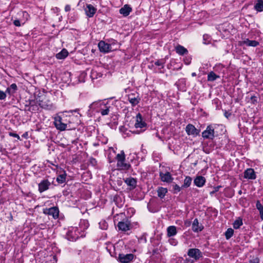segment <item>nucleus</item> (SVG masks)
<instances>
[{
  "label": "nucleus",
  "mask_w": 263,
  "mask_h": 263,
  "mask_svg": "<svg viewBox=\"0 0 263 263\" xmlns=\"http://www.w3.org/2000/svg\"><path fill=\"white\" fill-rule=\"evenodd\" d=\"M160 176L163 182H171L173 179L171 174L169 172H166L165 173H160Z\"/></svg>",
  "instance_id": "nucleus-16"
},
{
  "label": "nucleus",
  "mask_w": 263,
  "mask_h": 263,
  "mask_svg": "<svg viewBox=\"0 0 263 263\" xmlns=\"http://www.w3.org/2000/svg\"><path fill=\"white\" fill-rule=\"evenodd\" d=\"M66 174L65 171H64V173L59 175L57 178V181L59 183H63L66 181Z\"/></svg>",
  "instance_id": "nucleus-30"
},
{
  "label": "nucleus",
  "mask_w": 263,
  "mask_h": 263,
  "mask_svg": "<svg viewBox=\"0 0 263 263\" xmlns=\"http://www.w3.org/2000/svg\"><path fill=\"white\" fill-rule=\"evenodd\" d=\"M91 162L92 164H95V163H96V159H94V158H92V159H91Z\"/></svg>",
  "instance_id": "nucleus-48"
},
{
  "label": "nucleus",
  "mask_w": 263,
  "mask_h": 263,
  "mask_svg": "<svg viewBox=\"0 0 263 263\" xmlns=\"http://www.w3.org/2000/svg\"><path fill=\"white\" fill-rule=\"evenodd\" d=\"M117 166L120 170H128L130 165L125 162V161H118L117 163Z\"/></svg>",
  "instance_id": "nucleus-20"
},
{
  "label": "nucleus",
  "mask_w": 263,
  "mask_h": 263,
  "mask_svg": "<svg viewBox=\"0 0 263 263\" xmlns=\"http://www.w3.org/2000/svg\"><path fill=\"white\" fill-rule=\"evenodd\" d=\"M155 64L158 66H162L163 67V63L160 61H157L155 63Z\"/></svg>",
  "instance_id": "nucleus-43"
},
{
  "label": "nucleus",
  "mask_w": 263,
  "mask_h": 263,
  "mask_svg": "<svg viewBox=\"0 0 263 263\" xmlns=\"http://www.w3.org/2000/svg\"><path fill=\"white\" fill-rule=\"evenodd\" d=\"M2 151V148L0 147V152H1Z\"/></svg>",
  "instance_id": "nucleus-51"
},
{
  "label": "nucleus",
  "mask_w": 263,
  "mask_h": 263,
  "mask_svg": "<svg viewBox=\"0 0 263 263\" xmlns=\"http://www.w3.org/2000/svg\"><path fill=\"white\" fill-rule=\"evenodd\" d=\"M187 255L197 260L202 257L201 251L198 249H190L188 250Z\"/></svg>",
  "instance_id": "nucleus-6"
},
{
  "label": "nucleus",
  "mask_w": 263,
  "mask_h": 263,
  "mask_svg": "<svg viewBox=\"0 0 263 263\" xmlns=\"http://www.w3.org/2000/svg\"><path fill=\"white\" fill-rule=\"evenodd\" d=\"M203 138L213 139L214 137V128L212 125H209L202 133Z\"/></svg>",
  "instance_id": "nucleus-3"
},
{
  "label": "nucleus",
  "mask_w": 263,
  "mask_h": 263,
  "mask_svg": "<svg viewBox=\"0 0 263 263\" xmlns=\"http://www.w3.org/2000/svg\"><path fill=\"white\" fill-rule=\"evenodd\" d=\"M128 100L129 102L132 104L133 106H135L138 104L140 100V99L139 97H133L132 95H130L128 97Z\"/></svg>",
  "instance_id": "nucleus-26"
},
{
  "label": "nucleus",
  "mask_w": 263,
  "mask_h": 263,
  "mask_svg": "<svg viewBox=\"0 0 263 263\" xmlns=\"http://www.w3.org/2000/svg\"><path fill=\"white\" fill-rule=\"evenodd\" d=\"M6 93H8L9 94H11V93H13V92H12V91H11V88H10L9 87H8L7 89H6Z\"/></svg>",
  "instance_id": "nucleus-47"
},
{
  "label": "nucleus",
  "mask_w": 263,
  "mask_h": 263,
  "mask_svg": "<svg viewBox=\"0 0 263 263\" xmlns=\"http://www.w3.org/2000/svg\"><path fill=\"white\" fill-rule=\"evenodd\" d=\"M68 239L69 240H71V241H73L74 240H76V238H72V239H70L69 238H68Z\"/></svg>",
  "instance_id": "nucleus-50"
},
{
  "label": "nucleus",
  "mask_w": 263,
  "mask_h": 263,
  "mask_svg": "<svg viewBox=\"0 0 263 263\" xmlns=\"http://www.w3.org/2000/svg\"><path fill=\"white\" fill-rule=\"evenodd\" d=\"M167 192V190L166 188L159 187L157 189L158 196L161 199L164 198Z\"/></svg>",
  "instance_id": "nucleus-23"
},
{
  "label": "nucleus",
  "mask_w": 263,
  "mask_h": 263,
  "mask_svg": "<svg viewBox=\"0 0 263 263\" xmlns=\"http://www.w3.org/2000/svg\"><path fill=\"white\" fill-rule=\"evenodd\" d=\"M124 181L128 186H130V189H134L137 186V180L134 178H127Z\"/></svg>",
  "instance_id": "nucleus-17"
},
{
  "label": "nucleus",
  "mask_w": 263,
  "mask_h": 263,
  "mask_svg": "<svg viewBox=\"0 0 263 263\" xmlns=\"http://www.w3.org/2000/svg\"><path fill=\"white\" fill-rule=\"evenodd\" d=\"M38 102L39 105L43 108L50 109L52 107V104L50 102L45 98L42 100H39Z\"/></svg>",
  "instance_id": "nucleus-10"
},
{
  "label": "nucleus",
  "mask_w": 263,
  "mask_h": 263,
  "mask_svg": "<svg viewBox=\"0 0 263 263\" xmlns=\"http://www.w3.org/2000/svg\"><path fill=\"white\" fill-rule=\"evenodd\" d=\"M185 130L188 135L196 136L199 133V131L192 124H188L186 126Z\"/></svg>",
  "instance_id": "nucleus-12"
},
{
  "label": "nucleus",
  "mask_w": 263,
  "mask_h": 263,
  "mask_svg": "<svg viewBox=\"0 0 263 263\" xmlns=\"http://www.w3.org/2000/svg\"><path fill=\"white\" fill-rule=\"evenodd\" d=\"M44 213L52 216L54 219H56L59 217V209L56 207H52L49 209H46L44 211Z\"/></svg>",
  "instance_id": "nucleus-7"
},
{
  "label": "nucleus",
  "mask_w": 263,
  "mask_h": 263,
  "mask_svg": "<svg viewBox=\"0 0 263 263\" xmlns=\"http://www.w3.org/2000/svg\"><path fill=\"white\" fill-rule=\"evenodd\" d=\"M182 187H180L177 184L173 185V193L176 194L180 191Z\"/></svg>",
  "instance_id": "nucleus-36"
},
{
  "label": "nucleus",
  "mask_w": 263,
  "mask_h": 263,
  "mask_svg": "<svg viewBox=\"0 0 263 263\" xmlns=\"http://www.w3.org/2000/svg\"><path fill=\"white\" fill-rule=\"evenodd\" d=\"M68 54V51L63 49L61 52L56 54V58L58 59H63L65 58Z\"/></svg>",
  "instance_id": "nucleus-25"
},
{
  "label": "nucleus",
  "mask_w": 263,
  "mask_h": 263,
  "mask_svg": "<svg viewBox=\"0 0 263 263\" xmlns=\"http://www.w3.org/2000/svg\"><path fill=\"white\" fill-rule=\"evenodd\" d=\"M132 8L127 5H125L123 7L121 8L119 11L120 13L123 14L124 16L128 15L132 11Z\"/></svg>",
  "instance_id": "nucleus-19"
},
{
  "label": "nucleus",
  "mask_w": 263,
  "mask_h": 263,
  "mask_svg": "<svg viewBox=\"0 0 263 263\" xmlns=\"http://www.w3.org/2000/svg\"><path fill=\"white\" fill-rule=\"evenodd\" d=\"M13 24L15 26L20 27L21 26V22L18 20H15L13 21Z\"/></svg>",
  "instance_id": "nucleus-40"
},
{
  "label": "nucleus",
  "mask_w": 263,
  "mask_h": 263,
  "mask_svg": "<svg viewBox=\"0 0 263 263\" xmlns=\"http://www.w3.org/2000/svg\"><path fill=\"white\" fill-rule=\"evenodd\" d=\"M167 236L172 237L175 236L177 234L176 228L175 226H170L167 229Z\"/></svg>",
  "instance_id": "nucleus-22"
},
{
  "label": "nucleus",
  "mask_w": 263,
  "mask_h": 263,
  "mask_svg": "<svg viewBox=\"0 0 263 263\" xmlns=\"http://www.w3.org/2000/svg\"><path fill=\"white\" fill-rule=\"evenodd\" d=\"M9 135L10 136H12V137H15V138H16L17 139H20V136H18V135L15 134V133H9Z\"/></svg>",
  "instance_id": "nucleus-41"
},
{
  "label": "nucleus",
  "mask_w": 263,
  "mask_h": 263,
  "mask_svg": "<svg viewBox=\"0 0 263 263\" xmlns=\"http://www.w3.org/2000/svg\"><path fill=\"white\" fill-rule=\"evenodd\" d=\"M146 124L144 122L142 121V116L140 114H138L136 116V122L135 124V126L136 128H142L145 127Z\"/></svg>",
  "instance_id": "nucleus-14"
},
{
  "label": "nucleus",
  "mask_w": 263,
  "mask_h": 263,
  "mask_svg": "<svg viewBox=\"0 0 263 263\" xmlns=\"http://www.w3.org/2000/svg\"><path fill=\"white\" fill-rule=\"evenodd\" d=\"M118 227L120 230L125 232L131 229L132 224L128 220L125 221H120L118 223Z\"/></svg>",
  "instance_id": "nucleus-9"
},
{
  "label": "nucleus",
  "mask_w": 263,
  "mask_h": 263,
  "mask_svg": "<svg viewBox=\"0 0 263 263\" xmlns=\"http://www.w3.org/2000/svg\"><path fill=\"white\" fill-rule=\"evenodd\" d=\"M98 47L101 52L105 53L111 51L113 49L111 48V45L109 44V43H105L103 41L99 42L98 43Z\"/></svg>",
  "instance_id": "nucleus-4"
},
{
  "label": "nucleus",
  "mask_w": 263,
  "mask_h": 263,
  "mask_svg": "<svg viewBox=\"0 0 263 263\" xmlns=\"http://www.w3.org/2000/svg\"><path fill=\"white\" fill-rule=\"evenodd\" d=\"M256 206L259 212L260 218L263 220V205L261 204L259 200L256 201Z\"/></svg>",
  "instance_id": "nucleus-28"
},
{
  "label": "nucleus",
  "mask_w": 263,
  "mask_h": 263,
  "mask_svg": "<svg viewBox=\"0 0 263 263\" xmlns=\"http://www.w3.org/2000/svg\"><path fill=\"white\" fill-rule=\"evenodd\" d=\"M192 228V230L194 232H198L201 231L203 230V227L201 224H199L198 220L196 218L193 221Z\"/></svg>",
  "instance_id": "nucleus-15"
},
{
  "label": "nucleus",
  "mask_w": 263,
  "mask_h": 263,
  "mask_svg": "<svg viewBox=\"0 0 263 263\" xmlns=\"http://www.w3.org/2000/svg\"><path fill=\"white\" fill-rule=\"evenodd\" d=\"M9 87L11 88V89L13 90L12 92H14L17 89V86L14 83L12 84Z\"/></svg>",
  "instance_id": "nucleus-38"
},
{
  "label": "nucleus",
  "mask_w": 263,
  "mask_h": 263,
  "mask_svg": "<svg viewBox=\"0 0 263 263\" xmlns=\"http://www.w3.org/2000/svg\"><path fill=\"white\" fill-rule=\"evenodd\" d=\"M134 256L133 254H119L118 260L121 263H129L134 258Z\"/></svg>",
  "instance_id": "nucleus-5"
},
{
  "label": "nucleus",
  "mask_w": 263,
  "mask_h": 263,
  "mask_svg": "<svg viewBox=\"0 0 263 263\" xmlns=\"http://www.w3.org/2000/svg\"><path fill=\"white\" fill-rule=\"evenodd\" d=\"M192 76L193 77H195V76H196V73H195V72H193V73H192Z\"/></svg>",
  "instance_id": "nucleus-49"
},
{
  "label": "nucleus",
  "mask_w": 263,
  "mask_h": 263,
  "mask_svg": "<svg viewBox=\"0 0 263 263\" xmlns=\"http://www.w3.org/2000/svg\"><path fill=\"white\" fill-rule=\"evenodd\" d=\"M54 124L55 127L61 131L65 130L67 128V124L63 122L62 119L60 116L54 118Z\"/></svg>",
  "instance_id": "nucleus-2"
},
{
  "label": "nucleus",
  "mask_w": 263,
  "mask_h": 263,
  "mask_svg": "<svg viewBox=\"0 0 263 263\" xmlns=\"http://www.w3.org/2000/svg\"><path fill=\"white\" fill-rule=\"evenodd\" d=\"M234 234V230L232 228H229L225 232V236L227 240L232 237Z\"/></svg>",
  "instance_id": "nucleus-34"
},
{
  "label": "nucleus",
  "mask_w": 263,
  "mask_h": 263,
  "mask_svg": "<svg viewBox=\"0 0 263 263\" xmlns=\"http://www.w3.org/2000/svg\"><path fill=\"white\" fill-rule=\"evenodd\" d=\"M241 225H242V221L241 219H238L233 223V227L235 229L239 228Z\"/></svg>",
  "instance_id": "nucleus-35"
},
{
  "label": "nucleus",
  "mask_w": 263,
  "mask_h": 263,
  "mask_svg": "<svg viewBox=\"0 0 263 263\" xmlns=\"http://www.w3.org/2000/svg\"><path fill=\"white\" fill-rule=\"evenodd\" d=\"M90 109L95 110L96 112H100L102 116L108 115L110 107L107 106L102 101H95L89 105Z\"/></svg>",
  "instance_id": "nucleus-1"
},
{
  "label": "nucleus",
  "mask_w": 263,
  "mask_h": 263,
  "mask_svg": "<svg viewBox=\"0 0 263 263\" xmlns=\"http://www.w3.org/2000/svg\"><path fill=\"white\" fill-rule=\"evenodd\" d=\"M23 16L26 19V20H27L29 17V14L27 12L24 11L22 12Z\"/></svg>",
  "instance_id": "nucleus-42"
},
{
  "label": "nucleus",
  "mask_w": 263,
  "mask_h": 263,
  "mask_svg": "<svg viewBox=\"0 0 263 263\" xmlns=\"http://www.w3.org/2000/svg\"><path fill=\"white\" fill-rule=\"evenodd\" d=\"M256 174L253 168H248L244 172V178L254 180L256 178Z\"/></svg>",
  "instance_id": "nucleus-11"
},
{
  "label": "nucleus",
  "mask_w": 263,
  "mask_h": 263,
  "mask_svg": "<svg viewBox=\"0 0 263 263\" xmlns=\"http://www.w3.org/2000/svg\"><path fill=\"white\" fill-rule=\"evenodd\" d=\"M243 44L248 46L256 47L259 45V43L255 40L246 39L243 41Z\"/></svg>",
  "instance_id": "nucleus-21"
},
{
  "label": "nucleus",
  "mask_w": 263,
  "mask_h": 263,
  "mask_svg": "<svg viewBox=\"0 0 263 263\" xmlns=\"http://www.w3.org/2000/svg\"><path fill=\"white\" fill-rule=\"evenodd\" d=\"M71 9V7L69 5H67L65 6V11L66 12H68Z\"/></svg>",
  "instance_id": "nucleus-44"
},
{
  "label": "nucleus",
  "mask_w": 263,
  "mask_h": 263,
  "mask_svg": "<svg viewBox=\"0 0 263 263\" xmlns=\"http://www.w3.org/2000/svg\"><path fill=\"white\" fill-rule=\"evenodd\" d=\"M184 263H194V261L191 259L186 258Z\"/></svg>",
  "instance_id": "nucleus-46"
},
{
  "label": "nucleus",
  "mask_w": 263,
  "mask_h": 263,
  "mask_svg": "<svg viewBox=\"0 0 263 263\" xmlns=\"http://www.w3.org/2000/svg\"><path fill=\"white\" fill-rule=\"evenodd\" d=\"M7 95L6 92L0 90V100H4L6 98Z\"/></svg>",
  "instance_id": "nucleus-37"
},
{
  "label": "nucleus",
  "mask_w": 263,
  "mask_h": 263,
  "mask_svg": "<svg viewBox=\"0 0 263 263\" xmlns=\"http://www.w3.org/2000/svg\"><path fill=\"white\" fill-rule=\"evenodd\" d=\"M192 181V179L191 177L189 176L186 177L184 180L183 184L182 185L181 187L187 188L189 187L191 184Z\"/></svg>",
  "instance_id": "nucleus-29"
},
{
  "label": "nucleus",
  "mask_w": 263,
  "mask_h": 263,
  "mask_svg": "<svg viewBox=\"0 0 263 263\" xmlns=\"http://www.w3.org/2000/svg\"><path fill=\"white\" fill-rule=\"evenodd\" d=\"M109 44L111 45V48L113 49L112 51L117 50L120 47L118 42L113 40L109 41Z\"/></svg>",
  "instance_id": "nucleus-33"
},
{
  "label": "nucleus",
  "mask_w": 263,
  "mask_h": 263,
  "mask_svg": "<svg viewBox=\"0 0 263 263\" xmlns=\"http://www.w3.org/2000/svg\"><path fill=\"white\" fill-rule=\"evenodd\" d=\"M97 9L91 4H87L85 9L86 14L89 17L93 16Z\"/></svg>",
  "instance_id": "nucleus-13"
},
{
  "label": "nucleus",
  "mask_w": 263,
  "mask_h": 263,
  "mask_svg": "<svg viewBox=\"0 0 263 263\" xmlns=\"http://www.w3.org/2000/svg\"><path fill=\"white\" fill-rule=\"evenodd\" d=\"M250 263H259V259L258 258H254L250 260Z\"/></svg>",
  "instance_id": "nucleus-39"
},
{
  "label": "nucleus",
  "mask_w": 263,
  "mask_h": 263,
  "mask_svg": "<svg viewBox=\"0 0 263 263\" xmlns=\"http://www.w3.org/2000/svg\"><path fill=\"white\" fill-rule=\"evenodd\" d=\"M159 250L158 249H155L153 250V255L158 254Z\"/></svg>",
  "instance_id": "nucleus-45"
},
{
  "label": "nucleus",
  "mask_w": 263,
  "mask_h": 263,
  "mask_svg": "<svg viewBox=\"0 0 263 263\" xmlns=\"http://www.w3.org/2000/svg\"><path fill=\"white\" fill-rule=\"evenodd\" d=\"M195 184L198 187H202L205 184V179L204 177L197 176L194 181Z\"/></svg>",
  "instance_id": "nucleus-18"
},
{
  "label": "nucleus",
  "mask_w": 263,
  "mask_h": 263,
  "mask_svg": "<svg viewBox=\"0 0 263 263\" xmlns=\"http://www.w3.org/2000/svg\"><path fill=\"white\" fill-rule=\"evenodd\" d=\"M218 78H219V76L216 74L213 71H211L208 75V81H214Z\"/></svg>",
  "instance_id": "nucleus-31"
},
{
  "label": "nucleus",
  "mask_w": 263,
  "mask_h": 263,
  "mask_svg": "<svg viewBox=\"0 0 263 263\" xmlns=\"http://www.w3.org/2000/svg\"><path fill=\"white\" fill-rule=\"evenodd\" d=\"M176 52L180 55H184L187 53V50L181 45H178L176 47Z\"/></svg>",
  "instance_id": "nucleus-24"
},
{
  "label": "nucleus",
  "mask_w": 263,
  "mask_h": 263,
  "mask_svg": "<svg viewBox=\"0 0 263 263\" xmlns=\"http://www.w3.org/2000/svg\"><path fill=\"white\" fill-rule=\"evenodd\" d=\"M117 161H125V155L123 151H121L120 154H118L116 157Z\"/></svg>",
  "instance_id": "nucleus-32"
},
{
  "label": "nucleus",
  "mask_w": 263,
  "mask_h": 263,
  "mask_svg": "<svg viewBox=\"0 0 263 263\" xmlns=\"http://www.w3.org/2000/svg\"><path fill=\"white\" fill-rule=\"evenodd\" d=\"M254 8L257 11L260 12L263 11V1L258 0L254 6Z\"/></svg>",
  "instance_id": "nucleus-27"
},
{
  "label": "nucleus",
  "mask_w": 263,
  "mask_h": 263,
  "mask_svg": "<svg viewBox=\"0 0 263 263\" xmlns=\"http://www.w3.org/2000/svg\"><path fill=\"white\" fill-rule=\"evenodd\" d=\"M51 183L47 179H44L38 184L39 191L42 193L49 189Z\"/></svg>",
  "instance_id": "nucleus-8"
}]
</instances>
